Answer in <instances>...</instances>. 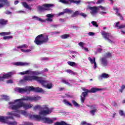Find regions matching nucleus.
<instances>
[{
  "label": "nucleus",
  "mask_w": 125,
  "mask_h": 125,
  "mask_svg": "<svg viewBox=\"0 0 125 125\" xmlns=\"http://www.w3.org/2000/svg\"><path fill=\"white\" fill-rule=\"evenodd\" d=\"M14 111L17 112H8L6 113L7 116H0V122L2 123L3 124H6L8 125H17V122L16 121H10L9 119L11 120H13L14 118L13 117H16V118H20V113L25 117L28 116V113L27 112L20 110L19 109L18 110H14Z\"/></svg>",
  "instance_id": "1"
},
{
  "label": "nucleus",
  "mask_w": 125,
  "mask_h": 125,
  "mask_svg": "<svg viewBox=\"0 0 125 125\" xmlns=\"http://www.w3.org/2000/svg\"><path fill=\"white\" fill-rule=\"evenodd\" d=\"M31 97H24L21 99L15 100L13 102H9V109H11L12 110H19V109L22 108V107H23L24 109H25V110L30 109V108L32 107L31 104L24 103L21 101H22V100H31Z\"/></svg>",
  "instance_id": "2"
},
{
  "label": "nucleus",
  "mask_w": 125,
  "mask_h": 125,
  "mask_svg": "<svg viewBox=\"0 0 125 125\" xmlns=\"http://www.w3.org/2000/svg\"><path fill=\"white\" fill-rule=\"evenodd\" d=\"M32 80L36 81V82H38L39 83H41V84L45 87V88L51 89V88L53 87V84H52V83H48V82L45 80H44L43 78L42 77L32 76Z\"/></svg>",
  "instance_id": "3"
},
{
  "label": "nucleus",
  "mask_w": 125,
  "mask_h": 125,
  "mask_svg": "<svg viewBox=\"0 0 125 125\" xmlns=\"http://www.w3.org/2000/svg\"><path fill=\"white\" fill-rule=\"evenodd\" d=\"M33 110H43L39 112V115H40V116H43V117H45L46 115L52 113L53 108H49L48 107H47V105H44L42 107V106L38 105L34 107Z\"/></svg>",
  "instance_id": "4"
},
{
  "label": "nucleus",
  "mask_w": 125,
  "mask_h": 125,
  "mask_svg": "<svg viewBox=\"0 0 125 125\" xmlns=\"http://www.w3.org/2000/svg\"><path fill=\"white\" fill-rule=\"evenodd\" d=\"M83 90L84 92H82L81 95L80 96L81 101L82 104H83V103H84V100H85V98L88 95V93H95V92H97V91H100V90H101V89L92 87L91 88L90 90L83 88Z\"/></svg>",
  "instance_id": "5"
},
{
  "label": "nucleus",
  "mask_w": 125,
  "mask_h": 125,
  "mask_svg": "<svg viewBox=\"0 0 125 125\" xmlns=\"http://www.w3.org/2000/svg\"><path fill=\"white\" fill-rule=\"evenodd\" d=\"M49 41V38H48V35L45 34H42L38 35L35 38L34 42L37 45H41V44H43V43H46Z\"/></svg>",
  "instance_id": "6"
},
{
  "label": "nucleus",
  "mask_w": 125,
  "mask_h": 125,
  "mask_svg": "<svg viewBox=\"0 0 125 125\" xmlns=\"http://www.w3.org/2000/svg\"><path fill=\"white\" fill-rule=\"evenodd\" d=\"M32 90V87L26 86L23 88L18 87L15 89V91L20 93H24V92H30Z\"/></svg>",
  "instance_id": "7"
},
{
  "label": "nucleus",
  "mask_w": 125,
  "mask_h": 125,
  "mask_svg": "<svg viewBox=\"0 0 125 125\" xmlns=\"http://www.w3.org/2000/svg\"><path fill=\"white\" fill-rule=\"evenodd\" d=\"M102 36H104V38L105 39V40H107L110 43H114V42L112 40H110L109 38H112V35H111V33L105 32V31H103L102 33Z\"/></svg>",
  "instance_id": "8"
},
{
  "label": "nucleus",
  "mask_w": 125,
  "mask_h": 125,
  "mask_svg": "<svg viewBox=\"0 0 125 125\" xmlns=\"http://www.w3.org/2000/svg\"><path fill=\"white\" fill-rule=\"evenodd\" d=\"M51 6H53V4H44L42 6H39L38 7L39 10L40 11H42L43 10H46V9L45 7H47V8H49V7H51Z\"/></svg>",
  "instance_id": "9"
},
{
  "label": "nucleus",
  "mask_w": 125,
  "mask_h": 125,
  "mask_svg": "<svg viewBox=\"0 0 125 125\" xmlns=\"http://www.w3.org/2000/svg\"><path fill=\"white\" fill-rule=\"evenodd\" d=\"M32 91H34V92H37V93H44V90L40 87H35L34 86H32Z\"/></svg>",
  "instance_id": "10"
},
{
  "label": "nucleus",
  "mask_w": 125,
  "mask_h": 125,
  "mask_svg": "<svg viewBox=\"0 0 125 125\" xmlns=\"http://www.w3.org/2000/svg\"><path fill=\"white\" fill-rule=\"evenodd\" d=\"M31 63L27 62H16L14 63L15 66H26L30 65Z\"/></svg>",
  "instance_id": "11"
},
{
  "label": "nucleus",
  "mask_w": 125,
  "mask_h": 125,
  "mask_svg": "<svg viewBox=\"0 0 125 125\" xmlns=\"http://www.w3.org/2000/svg\"><path fill=\"white\" fill-rule=\"evenodd\" d=\"M89 9L91 10L90 13L92 15H94V14H96L98 11V8L96 6L90 7H88Z\"/></svg>",
  "instance_id": "12"
},
{
  "label": "nucleus",
  "mask_w": 125,
  "mask_h": 125,
  "mask_svg": "<svg viewBox=\"0 0 125 125\" xmlns=\"http://www.w3.org/2000/svg\"><path fill=\"white\" fill-rule=\"evenodd\" d=\"M12 75V72H9L7 74H4L2 77H0V81H2L4 79H8L9 78H10Z\"/></svg>",
  "instance_id": "13"
},
{
  "label": "nucleus",
  "mask_w": 125,
  "mask_h": 125,
  "mask_svg": "<svg viewBox=\"0 0 125 125\" xmlns=\"http://www.w3.org/2000/svg\"><path fill=\"white\" fill-rule=\"evenodd\" d=\"M42 121H43V122L45 124H48L49 125L53 124V120L50 119V118L48 117H43Z\"/></svg>",
  "instance_id": "14"
},
{
  "label": "nucleus",
  "mask_w": 125,
  "mask_h": 125,
  "mask_svg": "<svg viewBox=\"0 0 125 125\" xmlns=\"http://www.w3.org/2000/svg\"><path fill=\"white\" fill-rule=\"evenodd\" d=\"M100 61L103 67H106L108 65V61L106 58H101L100 59Z\"/></svg>",
  "instance_id": "15"
},
{
  "label": "nucleus",
  "mask_w": 125,
  "mask_h": 125,
  "mask_svg": "<svg viewBox=\"0 0 125 125\" xmlns=\"http://www.w3.org/2000/svg\"><path fill=\"white\" fill-rule=\"evenodd\" d=\"M21 4L22 5V6L23 7H24V8H26V9H28V10H31V6H30L29 4H28V3H27V2L23 1V2H21Z\"/></svg>",
  "instance_id": "16"
},
{
  "label": "nucleus",
  "mask_w": 125,
  "mask_h": 125,
  "mask_svg": "<svg viewBox=\"0 0 125 125\" xmlns=\"http://www.w3.org/2000/svg\"><path fill=\"white\" fill-rule=\"evenodd\" d=\"M19 74V75H21L22 76L23 75H31L32 74V70H28L25 71L20 72Z\"/></svg>",
  "instance_id": "17"
},
{
  "label": "nucleus",
  "mask_w": 125,
  "mask_h": 125,
  "mask_svg": "<svg viewBox=\"0 0 125 125\" xmlns=\"http://www.w3.org/2000/svg\"><path fill=\"white\" fill-rule=\"evenodd\" d=\"M41 115H34L32 117L33 119H35L36 121H38V122H40V121H42V119L43 117H42Z\"/></svg>",
  "instance_id": "18"
},
{
  "label": "nucleus",
  "mask_w": 125,
  "mask_h": 125,
  "mask_svg": "<svg viewBox=\"0 0 125 125\" xmlns=\"http://www.w3.org/2000/svg\"><path fill=\"white\" fill-rule=\"evenodd\" d=\"M8 21L7 20H4L3 19H0V24L2 26H5L7 24Z\"/></svg>",
  "instance_id": "19"
},
{
  "label": "nucleus",
  "mask_w": 125,
  "mask_h": 125,
  "mask_svg": "<svg viewBox=\"0 0 125 125\" xmlns=\"http://www.w3.org/2000/svg\"><path fill=\"white\" fill-rule=\"evenodd\" d=\"M54 125H71L67 124L65 121L57 122L54 124Z\"/></svg>",
  "instance_id": "20"
},
{
  "label": "nucleus",
  "mask_w": 125,
  "mask_h": 125,
  "mask_svg": "<svg viewBox=\"0 0 125 125\" xmlns=\"http://www.w3.org/2000/svg\"><path fill=\"white\" fill-rule=\"evenodd\" d=\"M42 98V97L40 96H35L34 97H32V101H39Z\"/></svg>",
  "instance_id": "21"
},
{
  "label": "nucleus",
  "mask_w": 125,
  "mask_h": 125,
  "mask_svg": "<svg viewBox=\"0 0 125 125\" xmlns=\"http://www.w3.org/2000/svg\"><path fill=\"white\" fill-rule=\"evenodd\" d=\"M63 102L65 105H66V106H70V107H73V104L70 103V102L68 101L66 99H64L63 100Z\"/></svg>",
  "instance_id": "22"
},
{
  "label": "nucleus",
  "mask_w": 125,
  "mask_h": 125,
  "mask_svg": "<svg viewBox=\"0 0 125 125\" xmlns=\"http://www.w3.org/2000/svg\"><path fill=\"white\" fill-rule=\"evenodd\" d=\"M100 77L102 79H108L110 75L107 73H102Z\"/></svg>",
  "instance_id": "23"
},
{
  "label": "nucleus",
  "mask_w": 125,
  "mask_h": 125,
  "mask_svg": "<svg viewBox=\"0 0 125 125\" xmlns=\"http://www.w3.org/2000/svg\"><path fill=\"white\" fill-rule=\"evenodd\" d=\"M32 18L33 19H35V20L40 21V22H45V21L42 19L41 18H39L38 17L33 16Z\"/></svg>",
  "instance_id": "24"
},
{
  "label": "nucleus",
  "mask_w": 125,
  "mask_h": 125,
  "mask_svg": "<svg viewBox=\"0 0 125 125\" xmlns=\"http://www.w3.org/2000/svg\"><path fill=\"white\" fill-rule=\"evenodd\" d=\"M105 58H112V53L109 52H107L104 55Z\"/></svg>",
  "instance_id": "25"
},
{
  "label": "nucleus",
  "mask_w": 125,
  "mask_h": 125,
  "mask_svg": "<svg viewBox=\"0 0 125 125\" xmlns=\"http://www.w3.org/2000/svg\"><path fill=\"white\" fill-rule=\"evenodd\" d=\"M28 47V45L23 44L17 47V48L23 49V48H27Z\"/></svg>",
  "instance_id": "26"
},
{
  "label": "nucleus",
  "mask_w": 125,
  "mask_h": 125,
  "mask_svg": "<svg viewBox=\"0 0 125 125\" xmlns=\"http://www.w3.org/2000/svg\"><path fill=\"white\" fill-rule=\"evenodd\" d=\"M82 1L81 0H71L70 3H75V4H80Z\"/></svg>",
  "instance_id": "27"
},
{
  "label": "nucleus",
  "mask_w": 125,
  "mask_h": 125,
  "mask_svg": "<svg viewBox=\"0 0 125 125\" xmlns=\"http://www.w3.org/2000/svg\"><path fill=\"white\" fill-rule=\"evenodd\" d=\"M67 63L69 66H71V67H74V66H76L77 65V63L74 62H68Z\"/></svg>",
  "instance_id": "28"
},
{
  "label": "nucleus",
  "mask_w": 125,
  "mask_h": 125,
  "mask_svg": "<svg viewBox=\"0 0 125 125\" xmlns=\"http://www.w3.org/2000/svg\"><path fill=\"white\" fill-rule=\"evenodd\" d=\"M77 15H80V12H79L78 11H76L74 13H73V14L71 15V17H77Z\"/></svg>",
  "instance_id": "29"
},
{
  "label": "nucleus",
  "mask_w": 125,
  "mask_h": 125,
  "mask_svg": "<svg viewBox=\"0 0 125 125\" xmlns=\"http://www.w3.org/2000/svg\"><path fill=\"white\" fill-rule=\"evenodd\" d=\"M69 37H70V35L69 34H63L61 36V39H64V40L66 39H68Z\"/></svg>",
  "instance_id": "30"
},
{
  "label": "nucleus",
  "mask_w": 125,
  "mask_h": 125,
  "mask_svg": "<svg viewBox=\"0 0 125 125\" xmlns=\"http://www.w3.org/2000/svg\"><path fill=\"white\" fill-rule=\"evenodd\" d=\"M62 82L63 83H65V84H67V85H69V86H72L71 83H70L69 82H66L65 79H62Z\"/></svg>",
  "instance_id": "31"
},
{
  "label": "nucleus",
  "mask_w": 125,
  "mask_h": 125,
  "mask_svg": "<svg viewBox=\"0 0 125 125\" xmlns=\"http://www.w3.org/2000/svg\"><path fill=\"white\" fill-rule=\"evenodd\" d=\"M23 79L24 81H31L32 80V76H25L24 77Z\"/></svg>",
  "instance_id": "32"
},
{
  "label": "nucleus",
  "mask_w": 125,
  "mask_h": 125,
  "mask_svg": "<svg viewBox=\"0 0 125 125\" xmlns=\"http://www.w3.org/2000/svg\"><path fill=\"white\" fill-rule=\"evenodd\" d=\"M89 61L91 63V64H93L94 62H95V58H93V59L90 57H88V58Z\"/></svg>",
  "instance_id": "33"
},
{
  "label": "nucleus",
  "mask_w": 125,
  "mask_h": 125,
  "mask_svg": "<svg viewBox=\"0 0 125 125\" xmlns=\"http://www.w3.org/2000/svg\"><path fill=\"white\" fill-rule=\"evenodd\" d=\"M63 12H64V13H70L73 12V11L71 10L70 9L66 8L63 9Z\"/></svg>",
  "instance_id": "34"
},
{
  "label": "nucleus",
  "mask_w": 125,
  "mask_h": 125,
  "mask_svg": "<svg viewBox=\"0 0 125 125\" xmlns=\"http://www.w3.org/2000/svg\"><path fill=\"white\" fill-rule=\"evenodd\" d=\"M72 102L75 107H80V104H78L75 100H72Z\"/></svg>",
  "instance_id": "35"
},
{
  "label": "nucleus",
  "mask_w": 125,
  "mask_h": 125,
  "mask_svg": "<svg viewBox=\"0 0 125 125\" xmlns=\"http://www.w3.org/2000/svg\"><path fill=\"white\" fill-rule=\"evenodd\" d=\"M10 35V32H1L0 33V36H7Z\"/></svg>",
  "instance_id": "36"
},
{
  "label": "nucleus",
  "mask_w": 125,
  "mask_h": 125,
  "mask_svg": "<svg viewBox=\"0 0 125 125\" xmlns=\"http://www.w3.org/2000/svg\"><path fill=\"white\" fill-rule=\"evenodd\" d=\"M96 112H97V109H93V110L90 111V114H91V115H92V116H94L95 115V113H96Z\"/></svg>",
  "instance_id": "37"
},
{
  "label": "nucleus",
  "mask_w": 125,
  "mask_h": 125,
  "mask_svg": "<svg viewBox=\"0 0 125 125\" xmlns=\"http://www.w3.org/2000/svg\"><path fill=\"white\" fill-rule=\"evenodd\" d=\"M60 2H62V3H64V4H69V1L66 0H60Z\"/></svg>",
  "instance_id": "38"
},
{
  "label": "nucleus",
  "mask_w": 125,
  "mask_h": 125,
  "mask_svg": "<svg viewBox=\"0 0 125 125\" xmlns=\"http://www.w3.org/2000/svg\"><path fill=\"white\" fill-rule=\"evenodd\" d=\"M2 99H4L6 101H7L8 100H9V97L8 96H6V95H3Z\"/></svg>",
  "instance_id": "39"
},
{
  "label": "nucleus",
  "mask_w": 125,
  "mask_h": 125,
  "mask_svg": "<svg viewBox=\"0 0 125 125\" xmlns=\"http://www.w3.org/2000/svg\"><path fill=\"white\" fill-rule=\"evenodd\" d=\"M21 51H22V52H26V53H28V52H31V50L29 49L27 50H24L23 49H21Z\"/></svg>",
  "instance_id": "40"
},
{
  "label": "nucleus",
  "mask_w": 125,
  "mask_h": 125,
  "mask_svg": "<svg viewBox=\"0 0 125 125\" xmlns=\"http://www.w3.org/2000/svg\"><path fill=\"white\" fill-rule=\"evenodd\" d=\"M125 85H122L121 86V88L120 89H119L120 92H121V93H122V92H123L124 89H125Z\"/></svg>",
  "instance_id": "41"
},
{
  "label": "nucleus",
  "mask_w": 125,
  "mask_h": 125,
  "mask_svg": "<svg viewBox=\"0 0 125 125\" xmlns=\"http://www.w3.org/2000/svg\"><path fill=\"white\" fill-rule=\"evenodd\" d=\"M91 24H92L93 26H94L95 27H98V24H97V22L95 21H92L91 22Z\"/></svg>",
  "instance_id": "42"
},
{
  "label": "nucleus",
  "mask_w": 125,
  "mask_h": 125,
  "mask_svg": "<svg viewBox=\"0 0 125 125\" xmlns=\"http://www.w3.org/2000/svg\"><path fill=\"white\" fill-rule=\"evenodd\" d=\"M79 46H80L82 48H83L84 47L83 46V45H84V43H83V42H80L79 43Z\"/></svg>",
  "instance_id": "43"
},
{
  "label": "nucleus",
  "mask_w": 125,
  "mask_h": 125,
  "mask_svg": "<svg viewBox=\"0 0 125 125\" xmlns=\"http://www.w3.org/2000/svg\"><path fill=\"white\" fill-rule=\"evenodd\" d=\"M79 15H80V16L84 17V18H85V17H87V15L83 13H80Z\"/></svg>",
  "instance_id": "44"
},
{
  "label": "nucleus",
  "mask_w": 125,
  "mask_h": 125,
  "mask_svg": "<svg viewBox=\"0 0 125 125\" xmlns=\"http://www.w3.org/2000/svg\"><path fill=\"white\" fill-rule=\"evenodd\" d=\"M54 15L51 14H49L46 15V17L47 18H53V17H54Z\"/></svg>",
  "instance_id": "45"
},
{
  "label": "nucleus",
  "mask_w": 125,
  "mask_h": 125,
  "mask_svg": "<svg viewBox=\"0 0 125 125\" xmlns=\"http://www.w3.org/2000/svg\"><path fill=\"white\" fill-rule=\"evenodd\" d=\"M9 39H12V36H5L3 37V40H9Z\"/></svg>",
  "instance_id": "46"
},
{
  "label": "nucleus",
  "mask_w": 125,
  "mask_h": 125,
  "mask_svg": "<svg viewBox=\"0 0 125 125\" xmlns=\"http://www.w3.org/2000/svg\"><path fill=\"white\" fill-rule=\"evenodd\" d=\"M104 1H105V0H98L97 1L96 4H100V3H102V2H104Z\"/></svg>",
  "instance_id": "47"
},
{
  "label": "nucleus",
  "mask_w": 125,
  "mask_h": 125,
  "mask_svg": "<svg viewBox=\"0 0 125 125\" xmlns=\"http://www.w3.org/2000/svg\"><path fill=\"white\" fill-rule=\"evenodd\" d=\"M119 115H120V116H124V115L125 114L124 111L122 110H119Z\"/></svg>",
  "instance_id": "48"
},
{
  "label": "nucleus",
  "mask_w": 125,
  "mask_h": 125,
  "mask_svg": "<svg viewBox=\"0 0 125 125\" xmlns=\"http://www.w3.org/2000/svg\"><path fill=\"white\" fill-rule=\"evenodd\" d=\"M112 106H114V107H117V106H118V104L115 101H113L112 102Z\"/></svg>",
  "instance_id": "49"
},
{
  "label": "nucleus",
  "mask_w": 125,
  "mask_h": 125,
  "mask_svg": "<svg viewBox=\"0 0 125 125\" xmlns=\"http://www.w3.org/2000/svg\"><path fill=\"white\" fill-rule=\"evenodd\" d=\"M45 21H47V22H52L53 20L51 18H48L45 19Z\"/></svg>",
  "instance_id": "50"
},
{
  "label": "nucleus",
  "mask_w": 125,
  "mask_h": 125,
  "mask_svg": "<svg viewBox=\"0 0 125 125\" xmlns=\"http://www.w3.org/2000/svg\"><path fill=\"white\" fill-rule=\"evenodd\" d=\"M124 28H125V24L121 25L119 26V28L118 29H124Z\"/></svg>",
  "instance_id": "51"
},
{
  "label": "nucleus",
  "mask_w": 125,
  "mask_h": 125,
  "mask_svg": "<svg viewBox=\"0 0 125 125\" xmlns=\"http://www.w3.org/2000/svg\"><path fill=\"white\" fill-rule=\"evenodd\" d=\"M90 109H91V110L97 109L96 107H95V105H90Z\"/></svg>",
  "instance_id": "52"
},
{
  "label": "nucleus",
  "mask_w": 125,
  "mask_h": 125,
  "mask_svg": "<svg viewBox=\"0 0 125 125\" xmlns=\"http://www.w3.org/2000/svg\"><path fill=\"white\" fill-rule=\"evenodd\" d=\"M7 83H13V80H9L6 81Z\"/></svg>",
  "instance_id": "53"
},
{
  "label": "nucleus",
  "mask_w": 125,
  "mask_h": 125,
  "mask_svg": "<svg viewBox=\"0 0 125 125\" xmlns=\"http://www.w3.org/2000/svg\"><path fill=\"white\" fill-rule=\"evenodd\" d=\"M117 16H119V17H120V19L121 20H123L124 19V18L123 17V16H122V15L120 13L117 14Z\"/></svg>",
  "instance_id": "54"
},
{
  "label": "nucleus",
  "mask_w": 125,
  "mask_h": 125,
  "mask_svg": "<svg viewBox=\"0 0 125 125\" xmlns=\"http://www.w3.org/2000/svg\"><path fill=\"white\" fill-rule=\"evenodd\" d=\"M81 125H87V123H86V122L85 121H82L81 123Z\"/></svg>",
  "instance_id": "55"
},
{
  "label": "nucleus",
  "mask_w": 125,
  "mask_h": 125,
  "mask_svg": "<svg viewBox=\"0 0 125 125\" xmlns=\"http://www.w3.org/2000/svg\"><path fill=\"white\" fill-rule=\"evenodd\" d=\"M4 3H5L6 5H7V6H9L10 5V4L7 0H6V2H3Z\"/></svg>",
  "instance_id": "56"
},
{
  "label": "nucleus",
  "mask_w": 125,
  "mask_h": 125,
  "mask_svg": "<svg viewBox=\"0 0 125 125\" xmlns=\"http://www.w3.org/2000/svg\"><path fill=\"white\" fill-rule=\"evenodd\" d=\"M17 13H26V12L25 11H23V10H20V11H18L17 12Z\"/></svg>",
  "instance_id": "57"
},
{
  "label": "nucleus",
  "mask_w": 125,
  "mask_h": 125,
  "mask_svg": "<svg viewBox=\"0 0 125 125\" xmlns=\"http://www.w3.org/2000/svg\"><path fill=\"white\" fill-rule=\"evenodd\" d=\"M64 14H65V12H60L59 13L58 15V16H61V15H64Z\"/></svg>",
  "instance_id": "58"
},
{
  "label": "nucleus",
  "mask_w": 125,
  "mask_h": 125,
  "mask_svg": "<svg viewBox=\"0 0 125 125\" xmlns=\"http://www.w3.org/2000/svg\"><path fill=\"white\" fill-rule=\"evenodd\" d=\"M119 25H120V22L118 21L116 23V24H115V28H119Z\"/></svg>",
  "instance_id": "59"
},
{
  "label": "nucleus",
  "mask_w": 125,
  "mask_h": 125,
  "mask_svg": "<svg viewBox=\"0 0 125 125\" xmlns=\"http://www.w3.org/2000/svg\"><path fill=\"white\" fill-rule=\"evenodd\" d=\"M3 2H2V3H0V8H1L2 7H3L4 6V3H3Z\"/></svg>",
  "instance_id": "60"
},
{
  "label": "nucleus",
  "mask_w": 125,
  "mask_h": 125,
  "mask_svg": "<svg viewBox=\"0 0 125 125\" xmlns=\"http://www.w3.org/2000/svg\"><path fill=\"white\" fill-rule=\"evenodd\" d=\"M25 82H26V80H24V79L23 80H21L20 81V83H25Z\"/></svg>",
  "instance_id": "61"
},
{
  "label": "nucleus",
  "mask_w": 125,
  "mask_h": 125,
  "mask_svg": "<svg viewBox=\"0 0 125 125\" xmlns=\"http://www.w3.org/2000/svg\"><path fill=\"white\" fill-rule=\"evenodd\" d=\"M102 48H99L98 49L97 51H98V52H99V53H101V52H102Z\"/></svg>",
  "instance_id": "62"
},
{
  "label": "nucleus",
  "mask_w": 125,
  "mask_h": 125,
  "mask_svg": "<svg viewBox=\"0 0 125 125\" xmlns=\"http://www.w3.org/2000/svg\"><path fill=\"white\" fill-rule=\"evenodd\" d=\"M88 35H89V36H94V33H93V32H89Z\"/></svg>",
  "instance_id": "63"
},
{
  "label": "nucleus",
  "mask_w": 125,
  "mask_h": 125,
  "mask_svg": "<svg viewBox=\"0 0 125 125\" xmlns=\"http://www.w3.org/2000/svg\"><path fill=\"white\" fill-rule=\"evenodd\" d=\"M5 14H11L12 13H11V12H10V11H6L5 12Z\"/></svg>",
  "instance_id": "64"
}]
</instances>
